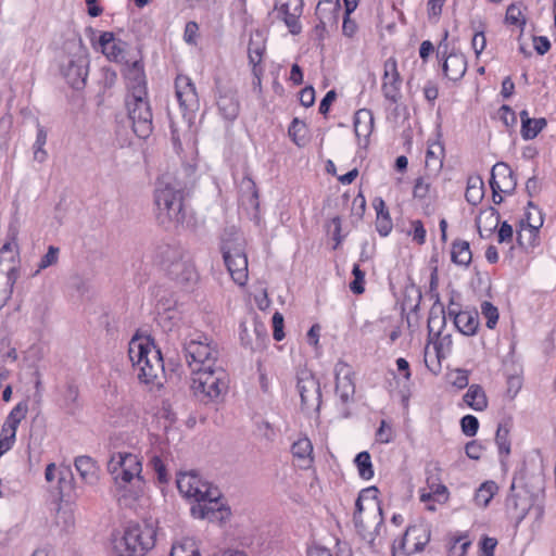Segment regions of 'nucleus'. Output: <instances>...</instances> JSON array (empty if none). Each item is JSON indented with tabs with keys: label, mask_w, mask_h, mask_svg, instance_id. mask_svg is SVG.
<instances>
[{
	"label": "nucleus",
	"mask_w": 556,
	"mask_h": 556,
	"mask_svg": "<svg viewBox=\"0 0 556 556\" xmlns=\"http://www.w3.org/2000/svg\"><path fill=\"white\" fill-rule=\"evenodd\" d=\"M128 356L138 370V379L144 384L162 386L164 364L161 351L149 338H132L128 344Z\"/></svg>",
	"instance_id": "f257e3e1"
},
{
	"label": "nucleus",
	"mask_w": 556,
	"mask_h": 556,
	"mask_svg": "<svg viewBox=\"0 0 556 556\" xmlns=\"http://www.w3.org/2000/svg\"><path fill=\"white\" fill-rule=\"evenodd\" d=\"M156 218L165 227L179 225L185 219L184 195L180 186L174 184L173 178L165 174L157 179L154 191Z\"/></svg>",
	"instance_id": "f03ea898"
},
{
	"label": "nucleus",
	"mask_w": 556,
	"mask_h": 556,
	"mask_svg": "<svg viewBox=\"0 0 556 556\" xmlns=\"http://www.w3.org/2000/svg\"><path fill=\"white\" fill-rule=\"evenodd\" d=\"M190 375V389L203 404L219 403L228 393L229 375L223 364Z\"/></svg>",
	"instance_id": "7ed1b4c3"
},
{
	"label": "nucleus",
	"mask_w": 556,
	"mask_h": 556,
	"mask_svg": "<svg viewBox=\"0 0 556 556\" xmlns=\"http://www.w3.org/2000/svg\"><path fill=\"white\" fill-rule=\"evenodd\" d=\"M156 529L150 522L132 523L112 540L117 556H146L155 545Z\"/></svg>",
	"instance_id": "20e7f679"
},
{
	"label": "nucleus",
	"mask_w": 556,
	"mask_h": 556,
	"mask_svg": "<svg viewBox=\"0 0 556 556\" xmlns=\"http://www.w3.org/2000/svg\"><path fill=\"white\" fill-rule=\"evenodd\" d=\"M184 353L190 374L223 364L218 344L203 332L190 333L185 339Z\"/></svg>",
	"instance_id": "39448f33"
},
{
	"label": "nucleus",
	"mask_w": 556,
	"mask_h": 556,
	"mask_svg": "<svg viewBox=\"0 0 556 556\" xmlns=\"http://www.w3.org/2000/svg\"><path fill=\"white\" fill-rule=\"evenodd\" d=\"M159 263L167 276L181 286L197 282L194 265L180 247L164 245L157 252Z\"/></svg>",
	"instance_id": "423d86ee"
},
{
	"label": "nucleus",
	"mask_w": 556,
	"mask_h": 556,
	"mask_svg": "<svg viewBox=\"0 0 556 556\" xmlns=\"http://www.w3.org/2000/svg\"><path fill=\"white\" fill-rule=\"evenodd\" d=\"M65 50L66 54L60 63L61 73L73 88L80 89L88 76L87 49L81 40H72L66 42Z\"/></svg>",
	"instance_id": "0eeeda50"
},
{
	"label": "nucleus",
	"mask_w": 556,
	"mask_h": 556,
	"mask_svg": "<svg viewBox=\"0 0 556 556\" xmlns=\"http://www.w3.org/2000/svg\"><path fill=\"white\" fill-rule=\"evenodd\" d=\"M108 471L119 489H125L128 484L140 488L143 482L141 459L129 452L113 453L108 462Z\"/></svg>",
	"instance_id": "6e6552de"
},
{
	"label": "nucleus",
	"mask_w": 556,
	"mask_h": 556,
	"mask_svg": "<svg viewBox=\"0 0 556 556\" xmlns=\"http://www.w3.org/2000/svg\"><path fill=\"white\" fill-rule=\"evenodd\" d=\"M128 116L132 129L139 138H147L152 132V111L147 94L126 97Z\"/></svg>",
	"instance_id": "1a4fd4ad"
},
{
	"label": "nucleus",
	"mask_w": 556,
	"mask_h": 556,
	"mask_svg": "<svg viewBox=\"0 0 556 556\" xmlns=\"http://www.w3.org/2000/svg\"><path fill=\"white\" fill-rule=\"evenodd\" d=\"M190 511L193 517L210 521H222L230 515L222 492L216 486H213L203 498L193 504Z\"/></svg>",
	"instance_id": "9d476101"
},
{
	"label": "nucleus",
	"mask_w": 556,
	"mask_h": 556,
	"mask_svg": "<svg viewBox=\"0 0 556 556\" xmlns=\"http://www.w3.org/2000/svg\"><path fill=\"white\" fill-rule=\"evenodd\" d=\"M222 252L233 281L239 286H244L248 280V258L241 242L224 240Z\"/></svg>",
	"instance_id": "9b49d317"
},
{
	"label": "nucleus",
	"mask_w": 556,
	"mask_h": 556,
	"mask_svg": "<svg viewBox=\"0 0 556 556\" xmlns=\"http://www.w3.org/2000/svg\"><path fill=\"white\" fill-rule=\"evenodd\" d=\"M296 388L301 397V408L306 414L317 413L321 404V392L318 380L308 370L298 374Z\"/></svg>",
	"instance_id": "f8f14e48"
},
{
	"label": "nucleus",
	"mask_w": 556,
	"mask_h": 556,
	"mask_svg": "<svg viewBox=\"0 0 556 556\" xmlns=\"http://www.w3.org/2000/svg\"><path fill=\"white\" fill-rule=\"evenodd\" d=\"M402 78L397 70V62L389 58L383 64V76L381 90L386 100L395 104L401 100Z\"/></svg>",
	"instance_id": "ddd939ff"
},
{
	"label": "nucleus",
	"mask_w": 556,
	"mask_h": 556,
	"mask_svg": "<svg viewBox=\"0 0 556 556\" xmlns=\"http://www.w3.org/2000/svg\"><path fill=\"white\" fill-rule=\"evenodd\" d=\"M177 488L187 498L197 504L214 486L210 482L202 480L195 472H182L177 477Z\"/></svg>",
	"instance_id": "4468645a"
},
{
	"label": "nucleus",
	"mask_w": 556,
	"mask_h": 556,
	"mask_svg": "<svg viewBox=\"0 0 556 556\" xmlns=\"http://www.w3.org/2000/svg\"><path fill=\"white\" fill-rule=\"evenodd\" d=\"M302 10V0H279L275 7L276 18L282 21L292 35H298L302 29L299 21Z\"/></svg>",
	"instance_id": "2eb2a0df"
},
{
	"label": "nucleus",
	"mask_w": 556,
	"mask_h": 556,
	"mask_svg": "<svg viewBox=\"0 0 556 556\" xmlns=\"http://www.w3.org/2000/svg\"><path fill=\"white\" fill-rule=\"evenodd\" d=\"M175 91L184 115L194 113L199 109V97L195 86L188 76L178 75L176 77Z\"/></svg>",
	"instance_id": "dca6fc26"
},
{
	"label": "nucleus",
	"mask_w": 556,
	"mask_h": 556,
	"mask_svg": "<svg viewBox=\"0 0 556 556\" xmlns=\"http://www.w3.org/2000/svg\"><path fill=\"white\" fill-rule=\"evenodd\" d=\"M336 393L342 403H349L355 394V384L353 381V370L344 362H338L334 366Z\"/></svg>",
	"instance_id": "f3484780"
},
{
	"label": "nucleus",
	"mask_w": 556,
	"mask_h": 556,
	"mask_svg": "<svg viewBox=\"0 0 556 556\" xmlns=\"http://www.w3.org/2000/svg\"><path fill=\"white\" fill-rule=\"evenodd\" d=\"M430 541V530L425 526L408 527L401 542V547L407 554L421 552Z\"/></svg>",
	"instance_id": "a211bd4d"
},
{
	"label": "nucleus",
	"mask_w": 556,
	"mask_h": 556,
	"mask_svg": "<svg viewBox=\"0 0 556 556\" xmlns=\"http://www.w3.org/2000/svg\"><path fill=\"white\" fill-rule=\"evenodd\" d=\"M490 185H494L502 193H511L515 190L517 181L508 164L498 162L492 167Z\"/></svg>",
	"instance_id": "6ab92c4d"
},
{
	"label": "nucleus",
	"mask_w": 556,
	"mask_h": 556,
	"mask_svg": "<svg viewBox=\"0 0 556 556\" xmlns=\"http://www.w3.org/2000/svg\"><path fill=\"white\" fill-rule=\"evenodd\" d=\"M124 75L128 89L127 96L147 94L143 65L139 61H134L131 64H128Z\"/></svg>",
	"instance_id": "aec40b11"
},
{
	"label": "nucleus",
	"mask_w": 556,
	"mask_h": 556,
	"mask_svg": "<svg viewBox=\"0 0 556 556\" xmlns=\"http://www.w3.org/2000/svg\"><path fill=\"white\" fill-rule=\"evenodd\" d=\"M378 489L375 486L367 488L361 491L358 497L355 502V513H354V523L357 529L365 530L366 526L364 523V519L362 517V513L364 510L363 502L368 501L367 508L372 511L378 510L379 516H381V508L379 507V503L377 501ZM382 517H380V521Z\"/></svg>",
	"instance_id": "412c9836"
},
{
	"label": "nucleus",
	"mask_w": 556,
	"mask_h": 556,
	"mask_svg": "<svg viewBox=\"0 0 556 556\" xmlns=\"http://www.w3.org/2000/svg\"><path fill=\"white\" fill-rule=\"evenodd\" d=\"M217 108L225 119L235 121L240 111L237 92L231 88H218Z\"/></svg>",
	"instance_id": "4be33fe9"
},
{
	"label": "nucleus",
	"mask_w": 556,
	"mask_h": 556,
	"mask_svg": "<svg viewBox=\"0 0 556 556\" xmlns=\"http://www.w3.org/2000/svg\"><path fill=\"white\" fill-rule=\"evenodd\" d=\"M99 45L105 56L113 62H123L125 60L126 43L116 39L111 31H104L100 35Z\"/></svg>",
	"instance_id": "5701e85b"
},
{
	"label": "nucleus",
	"mask_w": 556,
	"mask_h": 556,
	"mask_svg": "<svg viewBox=\"0 0 556 556\" xmlns=\"http://www.w3.org/2000/svg\"><path fill=\"white\" fill-rule=\"evenodd\" d=\"M532 494L516 493L508 496L506 501V509L508 515L516 520L517 523L521 522L528 516L531 508Z\"/></svg>",
	"instance_id": "b1692460"
},
{
	"label": "nucleus",
	"mask_w": 556,
	"mask_h": 556,
	"mask_svg": "<svg viewBox=\"0 0 556 556\" xmlns=\"http://www.w3.org/2000/svg\"><path fill=\"white\" fill-rule=\"evenodd\" d=\"M500 213L494 207L490 206L480 212L476 219L478 232L481 238H489L500 224Z\"/></svg>",
	"instance_id": "393cba45"
},
{
	"label": "nucleus",
	"mask_w": 556,
	"mask_h": 556,
	"mask_svg": "<svg viewBox=\"0 0 556 556\" xmlns=\"http://www.w3.org/2000/svg\"><path fill=\"white\" fill-rule=\"evenodd\" d=\"M75 468L85 483L89 485H96L98 483L100 470L97 463L91 457L86 455L76 457Z\"/></svg>",
	"instance_id": "a878e982"
},
{
	"label": "nucleus",
	"mask_w": 556,
	"mask_h": 556,
	"mask_svg": "<svg viewBox=\"0 0 556 556\" xmlns=\"http://www.w3.org/2000/svg\"><path fill=\"white\" fill-rule=\"evenodd\" d=\"M454 325L465 336L476 334L479 328V316L475 311H452Z\"/></svg>",
	"instance_id": "bb28decb"
},
{
	"label": "nucleus",
	"mask_w": 556,
	"mask_h": 556,
	"mask_svg": "<svg viewBox=\"0 0 556 556\" xmlns=\"http://www.w3.org/2000/svg\"><path fill=\"white\" fill-rule=\"evenodd\" d=\"M467 71V59L462 53H451L443 63L444 75L453 80L458 81L463 78Z\"/></svg>",
	"instance_id": "cd10ccee"
},
{
	"label": "nucleus",
	"mask_w": 556,
	"mask_h": 556,
	"mask_svg": "<svg viewBox=\"0 0 556 556\" xmlns=\"http://www.w3.org/2000/svg\"><path fill=\"white\" fill-rule=\"evenodd\" d=\"M372 204L377 213L376 229L381 236L386 237L393 227L389 210L381 198H376Z\"/></svg>",
	"instance_id": "c85d7f7f"
},
{
	"label": "nucleus",
	"mask_w": 556,
	"mask_h": 556,
	"mask_svg": "<svg viewBox=\"0 0 556 556\" xmlns=\"http://www.w3.org/2000/svg\"><path fill=\"white\" fill-rule=\"evenodd\" d=\"M291 452L294 458L299 459L302 468H307L313 463V445L308 438H300L291 446Z\"/></svg>",
	"instance_id": "c756f323"
},
{
	"label": "nucleus",
	"mask_w": 556,
	"mask_h": 556,
	"mask_svg": "<svg viewBox=\"0 0 556 556\" xmlns=\"http://www.w3.org/2000/svg\"><path fill=\"white\" fill-rule=\"evenodd\" d=\"M374 128V117L366 109L358 110L354 116V131L358 139H367Z\"/></svg>",
	"instance_id": "7c9ffc66"
},
{
	"label": "nucleus",
	"mask_w": 556,
	"mask_h": 556,
	"mask_svg": "<svg viewBox=\"0 0 556 556\" xmlns=\"http://www.w3.org/2000/svg\"><path fill=\"white\" fill-rule=\"evenodd\" d=\"M17 230L14 227H10L8 231L7 241L0 249V264L3 262L14 263L18 257V245H17Z\"/></svg>",
	"instance_id": "2f4dec72"
},
{
	"label": "nucleus",
	"mask_w": 556,
	"mask_h": 556,
	"mask_svg": "<svg viewBox=\"0 0 556 556\" xmlns=\"http://www.w3.org/2000/svg\"><path fill=\"white\" fill-rule=\"evenodd\" d=\"M60 406L70 415H75L80 409L79 390L76 386L70 383L65 387Z\"/></svg>",
	"instance_id": "473e14b6"
},
{
	"label": "nucleus",
	"mask_w": 556,
	"mask_h": 556,
	"mask_svg": "<svg viewBox=\"0 0 556 556\" xmlns=\"http://www.w3.org/2000/svg\"><path fill=\"white\" fill-rule=\"evenodd\" d=\"M464 402L473 410L482 412L488 406L484 390L479 384H471L464 395Z\"/></svg>",
	"instance_id": "72a5a7b5"
},
{
	"label": "nucleus",
	"mask_w": 556,
	"mask_h": 556,
	"mask_svg": "<svg viewBox=\"0 0 556 556\" xmlns=\"http://www.w3.org/2000/svg\"><path fill=\"white\" fill-rule=\"evenodd\" d=\"M45 478L48 482H52L58 478L60 494L64 493L65 485H71L72 473L68 468H56L55 464L51 463L47 466Z\"/></svg>",
	"instance_id": "f704fd0d"
},
{
	"label": "nucleus",
	"mask_w": 556,
	"mask_h": 556,
	"mask_svg": "<svg viewBox=\"0 0 556 556\" xmlns=\"http://www.w3.org/2000/svg\"><path fill=\"white\" fill-rule=\"evenodd\" d=\"M17 277L18 273L15 267H10L5 274L0 271V308L10 299Z\"/></svg>",
	"instance_id": "c9c22d12"
},
{
	"label": "nucleus",
	"mask_w": 556,
	"mask_h": 556,
	"mask_svg": "<svg viewBox=\"0 0 556 556\" xmlns=\"http://www.w3.org/2000/svg\"><path fill=\"white\" fill-rule=\"evenodd\" d=\"M451 256L455 264L468 266L472 258L469 242L466 240H455L452 243Z\"/></svg>",
	"instance_id": "e433bc0d"
},
{
	"label": "nucleus",
	"mask_w": 556,
	"mask_h": 556,
	"mask_svg": "<svg viewBox=\"0 0 556 556\" xmlns=\"http://www.w3.org/2000/svg\"><path fill=\"white\" fill-rule=\"evenodd\" d=\"M265 51V43L260 34L251 36L248 46L249 62L253 66V71L256 74V67L262 62L263 54Z\"/></svg>",
	"instance_id": "4c0bfd02"
},
{
	"label": "nucleus",
	"mask_w": 556,
	"mask_h": 556,
	"mask_svg": "<svg viewBox=\"0 0 556 556\" xmlns=\"http://www.w3.org/2000/svg\"><path fill=\"white\" fill-rule=\"evenodd\" d=\"M484 190H483V181L479 176H470L467 180V188L465 192L466 200L472 204L477 205L483 199Z\"/></svg>",
	"instance_id": "58836bf2"
},
{
	"label": "nucleus",
	"mask_w": 556,
	"mask_h": 556,
	"mask_svg": "<svg viewBox=\"0 0 556 556\" xmlns=\"http://www.w3.org/2000/svg\"><path fill=\"white\" fill-rule=\"evenodd\" d=\"M539 230L525 226V220H520V227L517 230V241L525 249H532L538 244Z\"/></svg>",
	"instance_id": "ea45409f"
},
{
	"label": "nucleus",
	"mask_w": 556,
	"mask_h": 556,
	"mask_svg": "<svg viewBox=\"0 0 556 556\" xmlns=\"http://www.w3.org/2000/svg\"><path fill=\"white\" fill-rule=\"evenodd\" d=\"M170 556H200V551L193 539L184 538L173 544Z\"/></svg>",
	"instance_id": "a19ab883"
},
{
	"label": "nucleus",
	"mask_w": 556,
	"mask_h": 556,
	"mask_svg": "<svg viewBox=\"0 0 556 556\" xmlns=\"http://www.w3.org/2000/svg\"><path fill=\"white\" fill-rule=\"evenodd\" d=\"M497 491V485L493 481H486L482 483L479 489L476 491L475 494V503L482 508H485L491 500L493 498L494 494Z\"/></svg>",
	"instance_id": "79ce46f5"
},
{
	"label": "nucleus",
	"mask_w": 556,
	"mask_h": 556,
	"mask_svg": "<svg viewBox=\"0 0 556 556\" xmlns=\"http://www.w3.org/2000/svg\"><path fill=\"white\" fill-rule=\"evenodd\" d=\"M48 132L43 126L37 123V135L33 146L34 159L39 163H43L47 160L48 153L43 149L47 143Z\"/></svg>",
	"instance_id": "37998d69"
},
{
	"label": "nucleus",
	"mask_w": 556,
	"mask_h": 556,
	"mask_svg": "<svg viewBox=\"0 0 556 556\" xmlns=\"http://www.w3.org/2000/svg\"><path fill=\"white\" fill-rule=\"evenodd\" d=\"M26 407L21 404L16 405L8 415L2 428L5 432L15 433L21 420L25 417Z\"/></svg>",
	"instance_id": "c03bdc74"
},
{
	"label": "nucleus",
	"mask_w": 556,
	"mask_h": 556,
	"mask_svg": "<svg viewBox=\"0 0 556 556\" xmlns=\"http://www.w3.org/2000/svg\"><path fill=\"white\" fill-rule=\"evenodd\" d=\"M354 462L363 479L369 480L374 477L371 457L368 452L364 451L358 453Z\"/></svg>",
	"instance_id": "a18cd8bd"
},
{
	"label": "nucleus",
	"mask_w": 556,
	"mask_h": 556,
	"mask_svg": "<svg viewBox=\"0 0 556 556\" xmlns=\"http://www.w3.org/2000/svg\"><path fill=\"white\" fill-rule=\"evenodd\" d=\"M525 226L531 227L532 229H540L543 226V214L541 210L533 204V202H528V211L526 212Z\"/></svg>",
	"instance_id": "49530a36"
},
{
	"label": "nucleus",
	"mask_w": 556,
	"mask_h": 556,
	"mask_svg": "<svg viewBox=\"0 0 556 556\" xmlns=\"http://www.w3.org/2000/svg\"><path fill=\"white\" fill-rule=\"evenodd\" d=\"M547 125L544 117L533 118L531 124L521 126V136L525 140L534 139Z\"/></svg>",
	"instance_id": "de8ad7c7"
},
{
	"label": "nucleus",
	"mask_w": 556,
	"mask_h": 556,
	"mask_svg": "<svg viewBox=\"0 0 556 556\" xmlns=\"http://www.w3.org/2000/svg\"><path fill=\"white\" fill-rule=\"evenodd\" d=\"M508 435L509 428L507 425L500 424L495 434V442L501 454L508 455L510 453V442Z\"/></svg>",
	"instance_id": "09e8293b"
},
{
	"label": "nucleus",
	"mask_w": 556,
	"mask_h": 556,
	"mask_svg": "<svg viewBox=\"0 0 556 556\" xmlns=\"http://www.w3.org/2000/svg\"><path fill=\"white\" fill-rule=\"evenodd\" d=\"M544 515V496L541 490L532 494L531 508L528 516L532 517L534 521H540Z\"/></svg>",
	"instance_id": "8fccbe9b"
},
{
	"label": "nucleus",
	"mask_w": 556,
	"mask_h": 556,
	"mask_svg": "<svg viewBox=\"0 0 556 556\" xmlns=\"http://www.w3.org/2000/svg\"><path fill=\"white\" fill-rule=\"evenodd\" d=\"M443 153V147L439 142H434L428 147L427 153H426V165L427 166H434V167H441L442 161L441 155Z\"/></svg>",
	"instance_id": "3c124183"
},
{
	"label": "nucleus",
	"mask_w": 556,
	"mask_h": 556,
	"mask_svg": "<svg viewBox=\"0 0 556 556\" xmlns=\"http://www.w3.org/2000/svg\"><path fill=\"white\" fill-rule=\"evenodd\" d=\"M481 314L486 319V327L494 329L498 320L497 308L489 301H484L481 304Z\"/></svg>",
	"instance_id": "603ef678"
},
{
	"label": "nucleus",
	"mask_w": 556,
	"mask_h": 556,
	"mask_svg": "<svg viewBox=\"0 0 556 556\" xmlns=\"http://www.w3.org/2000/svg\"><path fill=\"white\" fill-rule=\"evenodd\" d=\"M303 130H305V124L300 122L298 118L292 121L288 129V134L292 141L299 147L303 146L305 142L304 135L301 134Z\"/></svg>",
	"instance_id": "864d4df0"
},
{
	"label": "nucleus",
	"mask_w": 556,
	"mask_h": 556,
	"mask_svg": "<svg viewBox=\"0 0 556 556\" xmlns=\"http://www.w3.org/2000/svg\"><path fill=\"white\" fill-rule=\"evenodd\" d=\"M59 252H60L59 248H56L54 245H50L48 248L47 253L41 257V260L38 264V269L36 270V274H38L42 269H46V268L56 264L59 261Z\"/></svg>",
	"instance_id": "5fc2aeb1"
},
{
	"label": "nucleus",
	"mask_w": 556,
	"mask_h": 556,
	"mask_svg": "<svg viewBox=\"0 0 556 556\" xmlns=\"http://www.w3.org/2000/svg\"><path fill=\"white\" fill-rule=\"evenodd\" d=\"M354 280L350 283V289L354 294H362L365 291V273L355 264L352 270Z\"/></svg>",
	"instance_id": "6e6d98bb"
},
{
	"label": "nucleus",
	"mask_w": 556,
	"mask_h": 556,
	"mask_svg": "<svg viewBox=\"0 0 556 556\" xmlns=\"http://www.w3.org/2000/svg\"><path fill=\"white\" fill-rule=\"evenodd\" d=\"M522 388V377L516 372L507 377V396L513 400Z\"/></svg>",
	"instance_id": "4d7b16f0"
},
{
	"label": "nucleus",
	"mask_w": 556,
	"mask_h": 556,
	"mask_svg": "<svg viewBox=\"0 0 556 556\" xmlns=\"http://www.w3.org/2000/svg\"><path fill=\"white\" fill-rule=\"evenodd\" d=\"M506 22L510 25L523 26L526 20L519 7L510 4L506 11Z\"/></svg>",
	"instance_id": "13d9d810"
},
{
	"label": "nucleus",
	"mask_w": 556,
	"mask_h": 556,
	"mask_svg": "<svg viewBox=\"0 0 556 556\" xmlns=\"http://www.w3.org/2000/svg\"><path fill=\"white\" fill-rule=\"evenodd\" d=\"M462 431L467 437H473L479 428L478 419L472 415H466L460 420Z\"/></svg>",
	"instance_id": "bf43d9fd"
},
{
	"label": "nucleus",
	"mask_w": 556,
	"mask_h": 556,
	"mask_svg": "<svg viewBox=\"0 0 556 556\" xmlns=\"http://www.w3.org/2000/svg\"><path fill=\"white\" fill-rule=\"evenodd\" d=\"M428 486L432 492L433 497H435L438 501L446 500L447 498V488L444 484L435 483L434 479L428 478L427 479Z\"/></svg>",
	"instance_id": "052dcab7"
},
{
	"label": "nucleus",
	"mask_w": 556,
	"mask_h": 556,
	"mask_svg": "<svg viewBox=\"0 0 556 556\" xmlns=\"http://www.w3.org/2000/svg\"><path fill=\"white\" fill-rule=\"evenodd\" d=\"M150 465L153 468V470L156 472L159 481L166 482L167 481V471H166V467H165L163 460L159 456L155 455L150 459Z\"/></svg>",
	"instance_id": "680f3d73"
},
{
	"label": "nucleus",
	"mask_w": 556,
	"mask_h": 556,
	"mask_svg": "<svg viewBox=\"0 0 556 556\" xmlns=\"http://www.w3.org/2000/svg\"><path fill=\"white\" fill-rule=\"evenodd\" d=\"M273 337L276 341H281L285 338L283 332V316L276 312L273 316Z\"/></svg>",
	"instance_id": "e2e57ef3"
},
{
	"label": "nucleus",
	"mask_w": 556,
	"mask_h": 556,
	"mask_svg": "<svg viewBox=\"0 0 556 556\" xmlns=\"http://www.w3.org/2000/svg\"><path fill=\"white\" fill-rule=\"evenodd\" d=\"M15 433H11L10 432H5L4 429L2 428L1 429V433H0V457L5 453L8 452L14 441H15Z\"/></svg>",
	"instance_id": "0e129e2a"
},
{
	"label": "nucleus",
	"mask_w": 556,
	"mask_h": 556,
	"mask_svg": "<svg viewBox=\"0 0 556 556\" xmlns=\"http://www.w3.org/2000/svg\"><path fill=\"white\" fill-rule=\"evenodd\" d=\"M430 191V185L424 178H417L415 181L413 194L415 199H425Z\"/></svg>",
	"instance_id": "69168bd1"
},
{
	"label": "nucleus",
	"mask_w": 556,
	"mask_h": 556,
	"mask_svg": "<svg viewBox=\"0 0 556 556\" xmlns=\"http://www.w3.org/2000/svg\"><path fill=\"white\" fill-rule=\"evenodd\" d=\"M413 239L418 243L422 244L426 240V229L421 220H413L412 222V232Z\"/></svg>",
	"instance_id": "338daca9"
},
{
	"label": "nucleus",
	"mask_w": 556,
	"mask_h": 556,
	"mask_svg": "<svg viewBox=\"0 0 556 556\" xmlns=\"http://www.w3.org/2000/svg\"><path fill=\"white\" fill-rule=\"evenodd\" d=\"M377 440L381 443H389L392 441V429L386 420H382L380 427L377 430Z\"/></svg>",
	"instance_id": "774afa93"
}]
</instances>
